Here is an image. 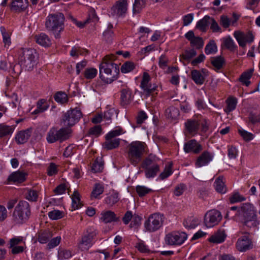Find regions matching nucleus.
Listing matches in <instances>:
<instances>
[{"instance_id": "1", "label": "nucleus", "mask_w": 260, "mask_h": 260, "mask_svg": "<svg viewBox=\"0 0 260 260\" xmlns=\"http://www.w3.org/2000/svg\"><path fill=\"white\" fill-rule=\"evenodd\" d=\"M114 54L105 56L100 66V77L106 83H111L118 78L119 73V66L114 61L116 59Z\"/></svg>"}, {"instance_id": "2", "label": "nucleus", "mask_w": 260, "mask_h": 260, "mask_svg": "<svg viewBox=\"0 0 260 260\" xmlns=\"http://www.w3.org/2000/svg\"><path fill=\"white\" fill-rule=\"evenodd\" d=\"M64 16L61 13L49 14L46 19L45 27L55 38H59L60 32L64 30Z\"/></svg>"}, {"instance_id": "3", "label": "nucleus", "mask_w": 260, "mask_h": 260, "mask_svg": "<svg viewBox=\"0 0 260 260\" xmlns=\"http://www.w3.org/2000/svg\"><path fill=\"white\" fill-rule=\"evenodd\" d=\"M145 147V143L140 141L133 142L127 146V159L132 165L136 166L141 161Z\"/></svg>"}, {"instance_id": "4", "label": "nucleus", "mask_w": 260, "mask_h": 260, "mask_svg": "<svg viewBox=\"0 0 260 260\" xmlns=\"http://www.w3.org/2000/svg\"><path fill=\"white\" fill-rule=\"evenodd\" d=\"M36 61V52L34 50L21 48L19 50V62L26 70L31 71Z\"/></svg>"}, {"instance_id": "5", "label": "nucleus", "mask_w": 260, "mask_h": 260, "mask_svg": "<svg viewBox=\"0 0 260 260\" xmlns=\"http://www.w3.org/2000/svg\"><path fill=\"white\" fill-rule=\"evenodd\" d=\"M30 214V208L28 203L25 201H20L14 209L13 218L16 223L21 224L29 219Z\"/></svg>"}, {"instance_id": "6", "label": "nucleus", "mask_w": 260, "mask_h": 260, "mask_svg": "<svg viewBox=\"0 0 260 260\" xmlns=\"http://www.w3.org/2000/svg\"><path fill=\"white\" fill-rule=\"evenodd\" d=\"M158 158L156 156L150 154L145 158L141 164V168L144 170L145 175L147 178L155 177L159 171V166L157 162Z\"/></svg>"}, {"instance_id": "7", "label": "nucleus", "mask_w": 260, "mask_h": 260, "mask_svg": "<svg viewBox=\"0 0 260 260\" xmlns=\"http://www.w3.org/2000/svg\"><path fill=\"white\" fill-rule=\"evenodd\" d=\"M72 133V130L68 127H62L59 129L55 127L51 128L47 134L46 140L48 143L57 141L62 142L68 139Z\"/></svg>"}, {"instance_id": "8", "label": "nucleus", "mask_w": 260, "mask_h": 260, "mask_svg": "<svg viewBox=\"0 0 260 260\" xmlns=\"http://www.w3.org/2000/svg\"><path fill=\"white\" fill-rule=\"evenodd\" d=\"M237 216L241 217L245 221L244 224L247 225L249 221L256 219V210L254 206L249 203H243L237 211Z\"/></svg>"}, {"instance_id": "9", "label": "nucleus", "mask_w": 260, "mask_h": 260, "mask_svg": "<svg viewBox=\"0 0 260 260\" xmlns=\"http://www.w3.org/2000/svg\"><path fill=\"white\" fill-rule=\"evenodd\" d=\"M187 238L186 233L179 231H173L165 236V242L167 245L178 246L183 244Z\"/></svg>"}, {"instance_id": "10", "label": "nucleus", "mask_w": 260, "mask_h": 260, "mask_svg": "<svg viewBox=\"0 0 260 260\" xmlns=\"http://www.w3.org/2000/svg\"><path fill=\"white\" fill-rule=\"evenodd\" d=\"M82 116L81 110L77 108L71 109L64 113L62 116L61 123L66 127H70L76 124Z\"/></svg>"}, {"instance_id": "11", "label": "nucleus", "mask_w": 260, "mask_h": 260, "mask_svg": "<svg viewBox=\"0 0 260 260\" xmlns=\"http://www.w3.org/2000/svg\"><path fill=\"white\" fill-rule=\"evenodd\" d=\"M128 6L126 0H118L109 10V15L116 18L124 17L127 12Z\"/></svg>"}, {"instance_id": "12", "label": "nucleus", "mask_w": 260, "mask_h": 260, "mask_svg": "<svg viewBox=\"0 0 260 260\" xmlns=\"http://www.w3.org/2000/svg\"><path fill=\"white\" fill-rule=\"evenodd\" d=\"M150 80L151 78L149 74L147 72L143 73L140 87L143 90V94L146 97H148L150 95L153 96L154 94H157L158 86L156 84L150 83Z\"/></svg>"}, {"instance_id": "13", "label": "nucleus", "mask_w": 260, "mask_h": 260, "mask_svg": "<svg viewBox=\"0 0 260 260\" xmlns=\"http://www.w3.org/2000/svg\"><path fill=\"white\" fill-rule=\"evenodd\" d=\"M162 216L159 213H154L150 215L144 223L146 230L150 232L158 230L162 225Z\"/></svg>"}, {"instance_id": "14", "label": "nucleus", "mask_w": 260, "mask_h": 260, "mask_svg": "<svg viewBox=\"0 0 260 260\" xmlns=\"http://www.w3.org/2000/svg\"><path fill=\"white\" fill-rule=\"evenodd\" d=\"M222 219L220 212L212 210L206 213L204 217V223L207 228H212L217 225Z\"/></svg>"}, {"instance_id": "15", "label": "nucleus", "mask_w": 260, "mask_h": 260, "mask_svg": "<svg viewBox=\"0 0 260 260\" xmlns=\"http://www.w3.org/2000/svg\"><path fill=\"white\" fill-rule=\"evenodd\" d=\"M200 126L199 121L195 119H188L184 123V134L186 136H194L198 134Z\"/></svg>"}, {"instance_id": "16", "label": "nucleus", "mask_w": 260, "mask_h": 260, "mask_svg": "<svg viewBox=\"0 0 260 260\" xmlns=\"http://www.w3.org/2000/svg\"><path fill=\"white\" fill-rule=\"evenodd\" d=\"M234 36L240 46L244 47L246 43H251L253 41L254 36L251 32H243L239 31H235Z\"/></svg>"}, {"instance_id": "17", "label": "nucleus", "mask_w": 260, "mask_h": 260, "mask_svg": "<svg viewBox=\"0 0 260 260\" xmlns=\"http://www.w3.org/2000/svg\"><path fill=\"white\" fill-rule=\"evenodd\" d=\"M236 248L240 252H245L252 248V241L247 236L240 237L236 244Z\"/></svg>"}, {"instance_id": "18", "label": "nucleus", "mask_w": 260, "mask_h": 260, "mask_svg": "<svg viewBox=\"0 0 260 260\" xmlns=\"http://www.w3.org/2000/svg\"><path fill=\"white\" fill-rule=\"evenodd\" d=\"M183 149L186 153H199L203 149L202 146L195 139H192L184 143Z\"/></svg>"}, {"instance_id": "19", "label": "nucleus", "mask_w": 260, "mask_h": 260, "mask_svg": "<svg viewBox=\"0 0 260 260\" xmlns=\"http://www.w3.org/2000/svg\"><path fill=\"white\" fill-rule=\"evenodd\" d=\"M27 174L24 171H17L11 173L8 178V181L14 183H21L26 180Z\"/></svg>"}, {"instance_id": "20", "label": "nucleus", "mask_w": 260, "mask_h": 260, "mask_svg": "<svg viewBox=\"0 0 260 260\" xmlns=\"http://www.w3.org/2000/svg\"><path fill=\"white\" fill-rule=\"evenodd\" d=\"M214 155L212 153L208 151H204L197 158L196 165L198 167H201L206 166L211 161Z\"/></svg>"}, {"instance_id": "21", "label": "nucleus", "mask_w": 260, "mask_h": 260, "mask_svg": "<svg viewBox=\"0 0 260 260\" xmlns=\"http://www.w3.org/2000/svg\"><path fill=\"white\" fill-rule=\"evenodd\" d=\"M31 133L32 130L30 128L18 132L15 137V140L17 144L20 145L27 142L31 136Z\"/></svg>"}, {"instance_id": "22", "label": "nucleus", "mask_w": 260, "mask_h": 260, "mask_svg": "<svg viewBox=\"0 0 260 260\" xmlns=\"http://www.w3.org/2000/svg\"><path fill=\"white\" fill-rule=\"evenodd\" d=\"M206 70L203 69L201 71L193 70L191 71L192 80L199 85L203 84L205 80Z\"/></svg>"}, {"instance_id": "23", "label": "nucleus", "mask_w": 260, "mask_h": 260, "mask_svg": "<svg viewBox=\"0 0 260 260\" xmlns=\"http://www.w3.org/2000/svg\"><path fill=\"white\" fill-rule=\"evenodd\" d=\"M101 215L100 219L105 223L118 222L120 220L119 217L112 211H103Z\"/></svg>"}, {"instance_id": "24", "label": "nucleus", "mask_w": 260, "mask_h": 260, "mask_svg": "<svg viewBox=\"0 0 260 260\" xmlns=\"http://www.w3.org/2000/svg\"><path fill=\"white\" fill-rule=\"evenodd\" d=\"M28 6V0H13L11 3V10L16 13L24 11Z\"/></svg>"}, {"instance_id": "25", "label": "nucleus", "mask_w": 260, "mask_h": 260, "mask_svg": "<svg viewBox=\"0 0 260 260\" xmlns=\"http://www.w3.org/2000/svg\"><path fill=\"white\" fill-rule=\"evenodd\" d=\"M52 236V232L49 230H41L37 234V240L41 244L48 243Z\"/></svg>"}, {"instance_id": "26", "label": "nucleus", "mask_w": 260, "mask_h": 260, "mask_svg": "<svg viewBox=\"0 0 260 260\" xmlns=\"http://www.w3.org/2000/svg\"><path fill=\"white\" fill-rule=\"evenodd\" d=\"M120 103L123 106L128 105L132 100V91L128 88L121 90Z\"/></svg>"}, {"instance_id": "27", "label": "nucleus", "mask_w": 260, "mask_h": 260, "mask_svg": "<svg viewBox=\"0 0 260 260\" xmlns=\"http://www.w3.org/2000/svg\"><path fill=\"white\" fill-rule=\"evenodd\" d=\"M225 231L219 230L209 238L208 241L211 243H221L225 240Z\"/></svg>"}, {"instance_id": "28", "label": "nucleus", "mask_w": 260, "mask_h": 260, "mask_svg": "<svg viewBox=\"0 0 260 260\" xmlns=\"http://www.w3.org/2000/svg\"><path fill=\"white\" fill-rule=\"evenodd\" d=\"M106 141L103 146L107 150H112L117 148L120 144V139L119 138H108L105 136Z\"/></svg>"}, {"instance_id": "29", "label": "nucleus", "mask_w": 260, "mask_h": 260, "mask_svg": "<svg viewBox=\"0 0 260 260\" xmlns=\"http://www.w3.org/2000/svg\"><path fill=\"white\" fill-rule=\"evenodd\" d=\"M36 42L39 45L44 47H49L51 44V41L50 38L45 33H41L35 36Z\"/></svg>"}, {"instance_id": "30", "label": "nucleus", "mask_w": 260, "mask_h": 260, "mask_svg": "<svg viewBox=\"0 0 260 260\" xmlns=\"http://www.w3.org/2000/svg\"><path fill=\"white\" fill-rule=\"evenodd\" d=\"M119 193L116 191H113L105 198V203L109 206H113L119 201Z\"/></svg>"}, {"instance_id": "31", "label": "nucleus", "mask_w": 260, "mask_h": 260, "mask_svg": "<svg viewBox=\"0 0 260 260\" xmlns=\"http://www.w3.org/2000/svg\"><path fill=\"white\" fill-rule=\"evenodd\" d=\"M253 72V69H249L243 73L239 78V81L243 85L248 86L250 84L249 81L251 78Z\"/></svg>"}, {"instance_id": "32", "label": "nucleus", "mask_w": 260, "mask_h": 260, "mask_svg": "<svg viewBox=\"0 0 260 260\" xmlns=\"http://www.w3.org/2000/svg\"><path fill=\"white\" fill-rule=\"evenodd\" d=\"M179 115V110L173 106L168 108L165 111L166 117L171 120L176 119Z\"/></svg>"}, {"instance_id": "33", "label": "nucleus", "mask_w": 260, "mask_h": 260, "mask_svg": "<svg viewBox=\"0 0 260 260\" xmlns=\"http://www.w3.org/2000/svg\"><path fill=\"white\" fill-rule=\"evenodd\" d=\"M222 45L232 52H235L237 50V46L230 37L222 39Z\"/></svg>"}, {"instance_id": "34", "label": "nucleus", "mask_w": 260, "mask_h": 260, "mask_svg": "<svg viewBox=\"0 0 260 260\" xmlns=\"http://www.w3.org/2000/svg\"><path fill=\"white\" fill-rule=\"evenodd\" d=\"M15 129L13 125H7L4 123L0 124V138L11 135Z\"/></svg>"}, {"instance_id": "35", "label": "nucleus", "mask_w": 260, "mask_h": 260, "mask_svg": "<svg viewBox=\"0 0 260 260\" xmlns=\"http://www.w3.org/2000/svg\"><path fill=\"white\" fill-rule=\"evenodd\" d=\"M214 186L216 190L219 193H224L226 191V188L223 182V177L220 176L217 178L214 182Z\"/></svg>"}, {"instance_id": "36", "label": "nucleus", "mask_w": 260, "mask_h": 260, "mask_svg": "<svg viewBox=\"0 0 260 260\" xmlns=\"http://www.w3.org/2000/svg\"><path fill=\"white\" fill-rule=\"evenodd\" d=\"M226 107L224 111L226 113H229L235 109L237 103V99L234 97L228 98L226 101Z\"/></svg>"}, {"instance_id": "37", "label": "nucleus", "mask_w": 260, "mask_h": 260, "mask_svg": "<svg viewBox=\"0 0 260 260\" xmlns=\"http://www.w3.org/2000/svg\"><path fill=\"white\" fill-rule=\"evenodd\" d=\"M210 17L205 16L203 19L200 20L196 24V28L202 31H206L208 24L210 23Z\"/></svg>"}, {"instance_id": "38", "label": "nucleus", "mask_w": 260, "mask_h": 260, "mask_svg": "<svg viewBox=\"0 0 260 260\" xmlns=\"http://www.w3.org/2000/svg\"><path fill=\"white\" fill-rule=\"evenodd\" d=\"M93 245V242L90 240V238L83 236L81 241L79 243V248L82 251L88 250Z\"/></svg>"}, {"instance_id": "39", "label": "nucleus", "mask_w": 260, "mask_h": 260, "mask_svg": "<svg viewBox=\"0 0 260 260\" xmlns=\"http://www.w3.org/2000/svg\"><path fill=\"white\" fill-rule=\"evenodd\" d=\"M147 0H135L133 6L134 14H138L145 8Z\"/></svg>"}, {"instance_id": "40", "label": "nucleus", "mask_w": 260, "mask_h": 260, "mask_svg": "<svg viewBox=\"0 0 260 260\" xmlns=\"http://www.w3.org/2000/svg\"><path fill=\"white\" fill-rule=\"evenodd\" d=\"M73 210H76L80 208L82 205L81 203L80 194L77 191H74L72 196Z\"/></svg>"}, {"instance_id": "41", "label": "nucleus", "mask_w": 260, "mask_h": 260, "mask_svg": "<svg viewBox=\"0 0 260 260\" xmlns=\"http://www.w3.org/2000/svg\"><path fill=\"white\" fill-rule=\"evenodd\" d=\"M104 169V162L101 158H97L91 166V171L93 173H100Z\"/></svg>"}, {"instance_id": "42", "label": "nucleus", "mask_w": 260, "mask_h": 260, "mask_svg": "<svg viewBox=\"0 0 260 260\" xmlns=\"http://www.w3.org/2000/svg\"><path fill=\"white\" fill-rule=\"evenodd\" d=\"M104 190V185L100 183L95 184L91 193V198L97 199L102 194Z\"/></svg>"}, {"instance_id": "43", "label": "nucleus", "mask_w": 260, "mask_h": 260, "mask_svg": "<svg viewBox=\"0 0 260 260\" xmlns=\"http://www.w3.org/2000/svg\"><path fill=\"white\" fill-rule=\"evenodd\" d=\"M54 100L60 104H63L68 102V95L64 92L58 91L54 96Z\"/></svg>"}, {"instance_id": "44", "label": "nucleus", "mask_w": 260, "mask_h": 260, "mask_svg": "<svg viewBox=\"0 0 260 260\" xmlns=\"http://www.w3.org/2000/svg\"><path fill=\"white\" fill-rule=\"evenodd\" d=\"M224 63V58L221 56L213 57L211 60L212 64L217 70L221 69Z\"/></svg>"}, {"instance_id": "45", "label": "nucleus", "mask_w": 260, "mask_h": 260, "mask_svg": "<svg viewBox=\"0 0 260 260\" xmlns=\"http://www.w3.org/2000/svg\"><path fill=\"white\" fill-rule=\"evenodd\" d=\"M197 55V52L194 49L186 50L180 55V57L183 60L190 61L194 56Z\"/></svg>"}, {"instance_id": "46", "label": "nucleus", "mask_w": 260, "mask_h": 260, "mask_svg": "<svg viewBox=\"0 0 260 260\" xmlns=\"http://www.w3.org/2000/svg\"><path fill=\"white\" fill-rule=\"evenodd\" d=\"M217 50V46L214 41H210L205 48V52L206 54L215 53Z\"/></svg>"}, {"instance_id": "47", "label": "nucleus", "mask_w": 260, "mask_h": 260, "mask_svg": "<svg viewBox=\"0 0 260 260\" xmlns=\"http://www.w3.org/2000/svg\"><path fill=\"white\" fill-rule=\"evenodd\" d=\"M136 67V64L132 61H126L121 67V71L123 73H127L133 71Z\"/></svg>"}, {"instance_id": "48", "label": "nucleus", "mask_w": 260, "mask_h": 260, "mask_svg": "<svg viewBox=\"0 0 260 260\" xmlns=\"http://www.w3.org/2000/svg\"><path fill=\"white\" fill-rule=\"evenodd\" d=\"M98 74V70L93 68H87L84 72V77L86 79H92L96 77Z\"/></svg>"}, {"instance_id": "49", "label": "nucleus", "mask_w": 260, "mask_h": 260, "mask_svg": "<svg viewBox=\"0 0 260 260\" xmlns=\"http://www.w3.org/2000/svg\"><path fill=\"white\" fill-rule=\"evenodd\" d=\"M58 172V166L54 162L49 163L47 169V174L49 176L56 175Z\"/></svg>"}, {"instance_id": "50", "label": "nucleus", "mask_w": 260, "mask_h": 260, "mask_svg": "<svg viewBox=\"0 0 260 260\" xmlns=\"http://www.w3.org/2000/svg\"><path fill=\"white\" fill-rule=\"evenodd\" d=\"M97 234V231L95 228L93 227H88L86 229L83 236L86 237L87 238H90V240L93 242V240L96 237Z\"/></svg>"}, {"instance_id": "51", "label": "nucleus", "mask_w": 260, "mask_h": 260, "mask_svg": "<svg viewBox=\"0 0 260 260\" xmlns=\"http://www.w3.org/2000/svg\"><path fill=\"white\" fill-rule=\"evenodd\" d=\"M190 43L191 46L197 49L202 48L204 45V42L202 38L199 37H196Z\"/></svg>"}, {"instance_id": "52", "label": "nucleus", "mask_w": 260, "mask_h": 260, "mask_svg": "<svg viewBox=\"0 0 260 260\" xmlns=\"http://www.w3.org/2000/svg\"><path fill=\"white\" fill-rule=\"evenodd\" d=\"M248 120L253 124L260 123V112H250L248 116Z\"/></svg>"}, {"instance_id": "53", "label": "nucleus", "mask_w": 260, "mask_h": 260, "mask_svg": "<svg viewBox=\"0 0 260 260\" xmlns=\"http://www.w3.org/2000/svg\"><path fill=\"white\" fill-rule=\"evenodd\" d=\"M58 256L61 260L68 259L72 256V251L70 250L60 249L58 251Z\"/></svg>"}, {"instance_id": "54", "label": "nucleus", "mask_w": 260, "mask_h": 260, "mask_svg": "<svg viewBox=\"0 0 260 260\" xmlns=\"http://www.w3.org/2000/svg\"><path fill=\"white\" fill-rule=\"evenodd\" d=\"M229 200L231 203L234 204L237 202L245 201L246 198L240 194L239 193L236 192L230 197Z\"/></svg>"}, {"instance_id": "55", "label": "nucleus", "mask_w": 260, "mask_h": 260, "mask_svg": "<svg viewBox=\"0 0 260 260\" xmlns=\"http://www.w3.org/2000/svg\"><path fill=\"white\" fill-rule=\"evenodd\" d=\"M49 217L52 220H57L63 217V212L58 210H54L49 212Z\"/></svg>"}, {"instance_id": "56", "label": "nucleus", "mask_w": 260, "mask_h": 260, "mask_svg": "<svg viewBox=\"0 0 260 260\" xmlns=\"http://www.w3.org/2000/svg\"><path fill=\"white\" fill-rule=\"evenodd\" d=\"M136 190L139 196L142 197L149 193L152 191L150 188H148L144 186L138 185L136 186Z\"/></svg>"}, {"instance_id": "57", "label": "nucleus", "mask_w": 260, "mask_h": 260, "mask_svg": "<svg viewBox=\"0 0 260 260\" xmlns=\"http://www.w3.org/2000/svg\"><path fill=\"white\" fill-rule=\"evenodd\" d=\"M172 174V165L169 164V165L166 166L164 171L160 174L158 178L161 180H164L168 178Z\"/></svg>"}, {"instance_id": "58", "label": "nucleus", "mask_w": 260, "mask_h": 260, "mask_svg": "<svg viewBox=\"0 0 260 260\" xmlns=\"http://www.w3.org/2000/svg\"><path fill=\"white\" fill-rule=\"evenodd\" d=\"M123 133H124L123 129L121 127L118 126L113 130L109 132L106 136L108 138H115L116 137H117Z\"/></svg>"}, {"instance_id": "59", "label": "nucleus", "mask_w": 260, "mask_h": 260, "mask_svg": "<svg viewBox=\"0 0 260 260\" xmlns=\"http://www.w3.org/2000/svg\"><path fill=\"white\" fill-rule=\"evenodd\" d=\"M0 30L3 36V42L5 45H9L11 43L10 34L7 32L6 28L4 26L0 27Z\"/></svg>"}, {"instance_id": "60", "label": "nucleus", "mask_w": 260, "mask_h": 260, "mask_svg": "<svg viewBox=\"0 0 260 260\" xmlns=\"http://www.w3.org/2000/svg\"><path fill=\"white\" fill-rule=\"evenodd\" d=\"M38 197V192L35 190L29 189L26 194V199L30 201H36Z\"/></svg>"}, {"instance_id": "61", "label": "nucleus", "mask_w": 260, "mask_h": 260, "mask_svg": "<svg viewBox=\"0 0 260 260\" xmlns=\"http://www.w3.org/2000/svg\"><path fill=\"white\" fill-rule=\"evenodd\" d=\"M102 132L101 126L98 125L91 127L88 131V134L97 137L101 134Z\"/></svg>"}, {"instance_id": "62", "label": "nucleus", "mask_w": 260, "mask_h": 260, "mask_svg": "<svg viewBox=\"0 0 260 260\" xmlns=\"http://www.w3.org/2000/svg\"><path fill=\"white\" fill-rule=\"evenodd\" d=\"M37 107L38 108V110H40L41 112H43L49 108V105L46 100L41 99L38 101Z\"/></svg>"}, {"instance_id": "63", "label": "nucleus", "mask_w": 260, "mask_h": 260, "mask_svg": "<svg viewBox=\"0 0 260 260\" xmlns=\"http://www.w3.org/2000/svg\"><path fill=\"white\" fill-rule=\"evenodd\" d=\"M239 133L245 141H250L254 138L253 135L243 129H239Z\"/></svg>"}, {"instance_id": "64", "label": "nucleus", "mask_w": 260, "mask_h": 260, "mask_svg": "<svg viewBox=\"0 0 260 260\" xmlns=\"http://www.w3.org/2000/svg\"><path fill=\"white\" fill-rule=\"evenodd\" d=\"M61 241V237L57 236L52 239H50L47 244V247L48 249H52L57 246L60 243Z\"/></svg>"}]
</instances>
